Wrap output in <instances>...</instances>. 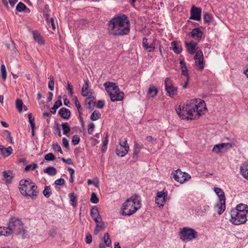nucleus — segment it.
Wrapping results in <instances>:
<instances>
[{
    "label": "nucleus",
    "mask_w": 248,
    "mask_h": 248,
    "mask_svg": "<svg viewBox=\"0 0 248 248\" xmlns=\"http://www.w3.org/2000/svg\"><path fill=\"white\" fill-rule=\"evenodd\" d=\"M65 183V180L63 178H59L55 181L54 184L57 186H62Z\"/></svg>",
    "instance_id": "nucleus-59"
},
{
    "label": "nucleus",
    "mask_w": 248,
    "mask_h": 248,
    "mask_svg": "<svg viewBox=\"0 0 248 248\" xmlns=\"http://www.w3.org/2000/svg\"><path fill=\"white\" fill-rule=\"evenodd\" d=\"M33 37L34 40L40 45L44 44V41L40 34L37 31H33Z\"/></svg>",
    "instance_id": "nucleus-28"
},
{
    "label": "nucleus",
    "mask_w": 248,
    "mask_h": 248,
    "mask_svg": "<svg viewBox=\"0 0 248 248\" xmlns=\"http://www.w3.org/2000/svg\"><path fill=\"white\" fill-rule=\"evenodd\" d=\"M221 145L223 149H225L226 151L232 148V147L234 145V143L232 142L223 143H221Z\"/></svg>",
    "instance_id": "nucleus-47"
},
{
    "label": "nucleus",
    "mask_w": 248,
    "mask_h": 248,
    "mask_svg": "<svg viewBox=\"0 0 248 248\" xmlns=\"http://www.w3.org/2000/svg\"><path fill=\"white\" fill-rule=\"evenodd\" d=\"M194 59L195 61V65L198 67V69L202 70L204 68V63L203 61V55L201 50L197 51Z\"/></svg>",
    "instance_id": "nucleus-11"
},
{
    "label": "nucleus",
    "mask_w": 248,
    "mask_h": 248,
    "mask_svg": "<svg viewBox=\"0 0 248 248\" xmlns=\"http://www.w3.org/2000/svg\"><path fill=\"white\" fill-rule=\"evenodd\" d=\"M19 188L21 194L23 196L30 197L32 199H35L37 196V186L35 183L28 180H21Z\"/></svg>",
    "instance_id": "nucleus-3"
},
{
    "label": "nucleus",
    "mask_w": 248,
    "mask_h": 248,
    "mask_svg": "<svg viewBox=\"0 0 248 248\" xmlns=\"http://www.w3.org/2000/svg\"><path fill=\"white\" fill-rule=\"evenodd\" d=\"M171 175L175 181L180 184H183L191 178L189 174L186 172H182L180 169L173 171Z\"/></svg>",
    "instance_id": "nucleus-9"
},
{
    "label": "nucleus",
    "mask_w": 248,
    "mask_h": 248,
    "mask_svg": "<svg viewBox=\"0 0 248 248\" xmlns=\"http://www.w3.org/2000/svg\"><path fill=\"white\" fill-rule=\"evenodd\" d=\"M43 193L46 198H49L52 194L50 186H45L44 187V190L43 191Z\"/></svg>",
    "instance_id": "nucleus-38"
},
{
    "label": "nucleus",
    "mask_w": 248,
    "mask_h": 248,
    "mask_svg": "<svg viewBox=\"0 0 248 248\" xmlns=\"http://www.w3.org/2000/svg\"><path fill=\"white\" fill-rule=\"evenodd\" d=\"M107 30L110 35L123 36L130 32V23L127 17L123 15L112 18L107 25Z\"/></svg>",
    "instance_id": "nucleus-2"
},
{
    "label": "nucleus",
    "mask_w": 248,
    "mask_h": 248,
    "mask_svg": "<svg viewBox=\"0 0 248 248\" xmlns=\"http://www.w3.org/2000/svg\"><path fill=\"white\" fill-rule=\"evenodd\" d=\"M155 203L158 205L159 206H163L164 205V202H165V199H159V198H155Z\"/></svg>",
    "instance_id": "nucleus-60"
},
{
    "label": "nucleus",
    "mask_w": 248,
    "mask_h": 248,
    "mask_svg": "<svg viewBox=\"0 0 248 248\" xmlns=\"http://www.w3.org/2000/svg\"><path fill=\"white\" fill-rule=\"evenodd\" d=\"M90 213L92 217L95 222H100L102 221V218L96 206H94L92 208Z\"/></svg>",
    "instance_id": "nucleus-14"
},
{
    "label": "nucleus",
    "mask_w": 248,
    "mask_h": 248,
    "mask_svg": "<svg viewBox=\"0 0 248 248\" xmlns=\"http://www.w3.org/2000/svg\"><path fill=\"white\" fill-rule=\"evenodd\" d=\"M27 8L26 6L22 2H20L16 7V10L18 12H22Z\"/></svg>",
    "instance_id": "nucleus-45"
},
{
    "label": "nucleus",
    "mask_w": 248,
    "mask_h": 248,
    "mask_svg": "<svg viewBox=\"0 0 248 248\" xmlns=\"http://www.w3.org/2000/svg\"><path fill=\"white\" fill-rule=\"evenodd\" d=\"M95 125L93 123H90L88 125V132L89 134H92L94 131Z\"/></svg>",
    "instance_id": "nucleus-53"
},
{
    "label": "nucleus",
    "mask_w": 248,
    "mask_h": 248,
    "mask_svg": "<svg viewBox=\"0 0 248 248\" xmlns=\"http://www.w3.org/2000/svg\"><path fill=\"white\" fill-rule=\"evenodd\" d=\"M0 151L4 157H7L12 154L13 149L11 146L5 148L3 146L0 145Z\"/></svg>",
    "instance_id": "nucleus-23"
},
{
    "label": "nucleus",
    "mask_w": 248,
    "mask_h": 248,
    "mask_svg": "<svg viewBox=\"0 0 248 248\" xmlns=\"http://www.w3.org/2000/svg\"><path fill=\"white\" fill-rule=\"evenodd\" d=\"M94 97L90 94L85 100V103L88 105L87 108H91L92 107H94L95 104Z\"/></svg>",
    "instance_id": "nucleus-26"
},
{
    "label": "nucleus",
    "mask_w": 248,
    "mask_h": 248,
    "mask_svg": "<svg viewBox=\"0 0 248 248\" xmlns=\"http://www.w3.org/2000/svg\"><path fill=\"white\" fill-rule=\"evenodd\" d=\"M89 88V80H86L84 81V84L83 85L81 91V94L83 96H88L89 93H91V92L88 91Z\"/></svg>",
    "instance_id": "nucleus-25"
},
{
    "label": "nucleus",
    "mask_w": 248,
    "mask_h": 248,
    "mask_svg": "<svg viewBox=\"0 0 248 248\" xmlns=\"http://www.w3.org/2000/svg\"><path fill=\"white\" fill-rule=\"evenodd\" d=\"M38 167L37 164L33 163L32 165H29L26 166L25 168V171H28L30 169H32V170H35Z\"/></svg>",
    "instance_id": "nucleus-55"
},
{
    "label": "nucleus",
    "mask_w": 248,
    "mask_h": 248,
    "mask_svg": "<svg viewBox=\"0 0 248 248\" xmlns=\"http://www.w3.org/2000/svg\"><path fill=\"white\" fill-rule=\"evenodd\" d=\"M3 180L7 184H10L13 178V174L11 170H5L3 172Z\"/></svg>",
    "instance_id": "nucleus-18"
},
{
    "label": "nucleus",
    "mask_w": 248,
    "mask_h": 248,
    "mask_svg": "<svg viewBox=\"0 0 248 248\" xmlns=\"http://www.w3.org/2000/svg\"><path fill=\"white\" fill-rule=\"evenodd\" d=\"M186 47L187 52L190 54H196V47L198 45L197 42L194 41H190L189 43L186 42L185 43Z\"/></svg>",
    "instance_id": "nucleus-15"
},
{
    "label": "nucleus",
    "mask_w": 248,
    "mask_h": 248,
    "mask_svg": "<svg viewBox=\"0 0 248 248\" xmlns=\"http://www.w3.org/2000/svg\"><path fill=\"white\" fill-rule=\"evenodd\" d=\"M158 93L157 88L153 85L150 86L148 90V94L152 98H154L155 96Z\"/></svg>",
    "instance_id": "nucleus-29"
},
{
    "label": "nucleus",
    "mask_w": 248,
    "mask_h": 248,
    "mask_svg": "<svg viewBox=\"0 0 248 248\" xmlns=\"http://www.w3.org/2000/svg\"><path fill=\"white\" fill-rule=\"evenodd\" d=\"M59 114L62 118L68 119L70 117L71 112L67 108H62L59 111Z\"/></svg>",
    "instance_id": "nucleus-22"
},
{
    "label": "nucleus",
    "mask_w": 248,
    "mask_h": 248,
    "mask_svg": "<svg viewBox=\"0 0 248 248\" xmlns=\"http://www.w3.org/2000/svg\"><path fill=\"white\" fill-rule=\"evenodd\" d=\"M10 234H11V231L9 226L7 227H0V235L8 236Z\"/></svg>",
    "instance_id": "nucleus-37"
},
{
    "label": "nucleus",
    "mask_w": 248,
    "mask_h": 248,
    "mask_svg": "<svg viewBox=\"0 0 248 248\" xmlns=\"http://www.w3.org/2000/svg\"><path fill=\"white\" fill-rule=\"evenodd\" d=\"M221 144H218L215 145L212 151L214 153H215L216 154H219L221 152L222 150H223V148H222V146H221Z\"/></svg>",
    "instance_id": "nucleus-43"
},
{
    "label": "nucleus",
    "mask_w": 248,
    "mask_h": 248,
    "mask_svg": "<svg viewBox=\"0 0 248 248\" xmlns=\"http://www.w3.org/2000/svg\"><path fill=\"white\" fill-rule=\"evenodd\" d=\"M165 88L167 92V95L170 97L176 94L177 89L172 84V81L169 78H167L165 80Z\"/></svg>",
    "instance_id": "nucleus-10"
},
{
    "label": "nucleus",
    "mask_w": 248,
    "mask_h": 248,
    "mask_svg": "<svg viewBox=\"0 0 248 248\" xmlns=\"http://www.w3.org/2000/svg\"><path fill=\"white\" fill-rule=\"evenodd\" d=\"M28 118H29V123L31 124V126H33L35 125V122H34V118L33 117L32 113H30L28 114Z\"/></svg>",
    "instance_id": "nucleus-57"
},
{
    "label": "nucleus",
    "mask_w": 248,
    "mask_h": 248,
    "mask_svg": "<svg viewBox=\"0 0 248 248\" xmlns=\"http://www.w3.org/2000/svg\"><path fill=\"white\" fill-rule=\"evenodd\" d=\"M9 228L12 233L16 234H21L23 233V238L25 237V230L24 229L22 221L18 218H12L9 224Z\"/></svg>",
    "instance_id": "nucleus-5"
},
{
    "label": "nucleus",
    "mask_w": 248,
    "mask_h": 248,
    "mask_svg": "<svg viewBox=\"0 0 248 248\" xmlns=\"http://www.w3.org/2000/svg\"><path fill=\"white\" fill-rule=\"evenodd\" d=\"M104 241L107 247H109L111 244V241L109 238V235L108 232H105L104 235Z\"/></svg>",
    "instance_id": "nucleus-42"
},
{
    "label": "nucleus",
    "mask_w": 248,
    "mask_h": 248,
    "mask_svg": "<svg viewBox=\"0 0 248 248\" xmlns=\"http://www.w3.org/2000/svg\"><path fill=\"white\" fill-rule=\"evenodd\" d=\"M211 20V17L208 13H205L203 15V20L205 23H209Z\"/></svg>",
    "instance_id": "nucleus-54"
},
{
    "label": "nucleus",
    "mask_w": 248,
    "mask_h": 248,
    "mask_svg": "<svg viewBox=\"0 0 248 248\" xmlns=\"http://www.w3.org/2000/svg\"><path fill=\"white\" fill-rule=\"evenodd\" d=\"M180 239L185 241H190L197 237V232L194 229L188 227H184L180 232Z\"/></svg>",
    "instance_id": "nucleus-7"
},
{
    "label": "nucleus",
    "mask_w": 248,
    "mask_h": 248,
    "mask_svg": "<svg viewBox=\"0 0 248 248\" xmlns=\"http://www.w3.org/2000/svg\"><path fill=\"white\" fill-rule=\"evenodd\" d=\"M206 109L204 101L197 98L187 101L182 106L180 105L176 108V111L181 119L192 120L196 118V115H201Z\"/></svg>",
    "instance_id": "nucleus-1"
},
{
    "label": "nucleus",
    "mask_w": 248,
    "mask_h": 248,
    "mask_svg": "<svg viewBox=\"0 0 248 248\" xmlns=\"http://www.w3.org/2000/svg\"><path fill=\"white\" fill-rule=\"evenodd\" d=\"M155 40H154L152 43L149 45L148 39L145 37L143 38L142 39V46L144 49L149 52H153L155 48Z\"/></svg>",
    "instance_id": "nucleus-13"
},
{
    "label": "nucleus",
    "mask_w": 248,
    "mask_h": 248,
    "mask_svg": "<svg viewBox=\"0 0 248 248\" xmlns=\"http://www.w3.org/2000/svg\"><path fill=\"white\" fill-rule=\"evenodd\" d=\"M62 105V102L61 100H57L56 101L53 106L50 109V112L52 114H55L56 112V110L59 107Z\"/></svg>",
    "instance_id": "nucleus-36"
},
{
    "label": "nucleus",
    "mask_w": 248,
    "mask_h": 248,
    "mask_svg": "<svg viewBox=\"0 0 248 248\" xmlns=\"http://www.w3.org/2000/svg\"><path fill=\"white\" fill-rule=\"evenodd\" d=\"M79 141H80V138H79V136H78L77 135H75L73 136L72 142V144L74 146L78 144V143L79 142Z\"/></svg>",
    "instance_id": "nucleus-51"
},
{
    "label": "nucleus",
    "mask_w": 248,
    "mask_h": 248,
    "mask_svg": "<svg viewBox=\"0 0 248 248\" xmlns=\"http://www.w3.org/2000/svg\"><path fill=\"white\" fill-rule=\"evenodd\" d=\"M146 140L147 141L152 143L153 144H155L156 143V139L153 138L152 136H148L146 137Z\"/></svg>",
    "instance_id": "nucleus-61"
},
{
    "label": "nucleus",
    "mask_w": 248,
    "mask_h": 248,
    "mask_svg": "<svg viewBox=\"0 0 248 248\" xmlns=\"http://www.w3.org/2000/svg\"><path fill=\"white\" fill-rule=\"evenodd\" d=\"M95 228L94 230V234L97 235L98 233L104 228V224L101 221L100 222H96Z\"/></svg>",
    "instance_id": "nucleus-35"
},
{
    "label": "nucleus",
    "mask_w": 248,
    "mask_h": 248,
    "mask_svg": "<svg viewBox=\"0 0 248 248\" xmlns=\"http://www.w3.org/2000/svg\"><path fill=\"white\" fill-rule=\"evenodd\" d=\"M68 197L70 199V202L71 204L73 207H76L77 206V196L75 195L74 193H72L69 194Z\"/></svg>",
    "instance_id": "nucleus-34"
},
{
    "label": "nucleus",
    "mask_w": 248,
    "mask_h": 248,
    "mask_svg": "<svg viewBox=\"0 0 248 248\" xmlns=\"http://www.w3.org/2000/svg\"><path fill=\"white\" fill-rule=\"evenodd\" d=\"M0 71L1 74L2 78L4 80H5L7 78V72L6 67L4 64H2L0 66Z\"/></svg>",
    "instance_id": "nucleus-44"
},
{
    "label": "nucleus",
    "mask_w": 248,
    "mask_h": 248,
    "mask_svg": "<svg viewBox=\"0 0 248 248\" xmlns=\"http://www.w3.org/2000/svg\"><path fill=\"white\" fill-rule=\"evenodd\" d=\"M62 127L63 131V134L66 135L70 131V127L67 123L65 122L62 124Z\"/></svg>",
    "instance_id": "nucleus-41"
},
{
    "label": "nucleus",
    "mask_w": 248,
    "mask_h": 248,
    "mask_svg": "<svg viewBox=\"0 0 248 248\" xmlns=\"http://www.w3.org/2000/svg\"><path fill=\"white\" fill-rule=\"evenodd\" d=\"M209 208V206L208 205L204 206L202 209H201V211H199V214L201 216H203L205 214L206 211Z\"/></svg>",
    "instance_id": "nucleus-62"
},
{
    "label": "nucleus",
    "mask_w": 248,
    "mask_h": 248,
    "mask_svg": "<svg viewBox=\"0 0 248 248\" xmlns=\"http://www.w3.org/2000/svg\"><path fill=\"white\" fill-rule=\"evenodd\" d=\"M53 149L56 151H58L61 154H63V152L61 149V146L59 145L58 143H54L52 145Z\"/></svg>",
    "instance_id": "nucleus-56"
},
{
    "label": "nucleus",
    "mask_w": 248,
    "mask_h": 248,
    "mask_svg": "<svg viewBox=\"0 0 248 248\" xmlns=\"http://www.w3.org/2000/svg\"><path fill=\"white\" fill-rule=\"evenodd\" d=\"M105 105V102L103 100H98L96 104V107L99 108H102Z\"/></svg>",
    "instance_id": "nucleus-64"
},
{
    "label": "nucleus",
    "mask_w": 248,
    "mask_h": 248,
    "mask_svg": "<svg viewBox=\"0 0 248 248\" xmlns=\"http://www.w3.org/2000/svg\"><path fill=\"white\" fill-rule=\"evenodd\" d=\"M46 161H53L56 159L55 156L51 153L46 154L44 157Z\"/></svg>",
    "instance_id": "nucleus-49"
},
{
    "label": "nucleus",
    "mask_w": 248,
    "mask_h": 248,
    "mask_svg": "<svg viewBox=\"0 0 248 248\" xmlns=\"http://www.w3.org/2000/svg\"><path fill=\"white\" fill-rule=\"evenodd\" d=\"M192 37H197L198 41H200L202 38V32L199 28H194L189 33Z\"/></svg>",
    "instance_id": "nucleus-17"
},
{
    "label": "nucleus",
    "mask_w": 248,
    "mask_h": 248,
    "mask_svg": "<svg viewBox=\"0 0 248 248\" xmlns=\"http://www.w3.org/2000/svg\"><path fill=\"white\" fill-rule=\"evenodd\" d=\"M104 86L111 101H120L123 100L124 93L120 92L119 87L116 83L108 81L104 84Z\"/></svg>",
    "instance_id": "nucleus-4"
},
{
    "label": "nucleus",
    "mask_w": 248,
    "mask_h": 248,
    "mask_svg": "<svg viewBox=\"0 0 248 248\" xmlns=\"http://www.w3.org/2000/svg\"><path fill=\"white\" fill-rule=\"evenodd\" d=\"M44 171L50 176H54L57 173V170L53 167H48L44 170Z\"/></svg>",
    "instance_id": "nucleus-33"
},
{
    "label": "nucleus",
    "mask_w": 248,
    "mask_h": 248,
    "mask_svg": "<svg viewBox=\"0 0 248 248\" xmlns=\"http://www.w3.org/2000/svg\"><path fill=\"white\" fill-rule=\"evenodd\" d=\"M62 145L63 147L68 149L69 148V141L65 138H63L62 139Z\"/></svg>",
    "instance_id": "nucleus-63"
},
{
    "label": "nucleus",
    "mask_w": 248,
    "mask_h": 248,
    "mask_svg": "<svg viewBox=\"0 0 248 248\" xmlns=\"http://www.w3.org/2000/svg\"><path fill=\"white\" fill-rule=\"evenodd\" d=\"M122 146L125 147V146H128L127 144V140L125 138L124 139H121L119 140V145L118 146Z\"/></svg>",
    "instance_id": "nucleus-58"
},
{
    "label": "nucleus",
    "mask_w": 248,
    "mask_h": 248,
    "mask_svg": "<svg viewBox=\"0 0 248 248\" xmlns=\"http://www.w3.org/2000/svg\"><path fill=\"white\" fill-rule=\"evenodd\" d=\"M216 208L217 209V212L219 215H221L225 209V200H220L217 203Z\"/></svg>",
    "instance_id": "nucleus-20"
},
{
    "label": "nucleus",
    "mask_w": 248,
    "mask_h": 248,
    "mask_svg": "<svg viewBox=\"0 0 248 248\" xmlns=\"http://www.w3.org/2000/svg\"><path fill=\"white\" fill-rule=\"evenodd\" d=\"M214 190L220 200H226L224 192L219 187H214Z\"/></svg>",
    "instance_id": "nucleus-32"
},
{
    "label": "nucleus",
    "mask_w": 248,
    "mask_h": 248,
    "mask_svg": "<svg viewBox=\"0 0 248 248\" xmlns=\"http://www.w3.org/2000/svg\"><path fill=\"white\" fill-rule=\"evenodd\" d=\"M23 103L20 99H17L16 100V107L19 112L22 110Z\"/></svg>",
    "instance_id": "nucleus-48"
},
{
    "label": "nucleus",
    "mask_w": 248,
    "mask_h": 248,
    "mask_svg": "<svg viewBox=\"0 0 248 248\" xmlns=\"http://www.w3.org/2000/svg\"><path fill=\"white\" fill-rule=\"evenodd\" d=\"M180 68L181 69L182 75L186 77V78L189 77L188 75V71L187 67L186 65V63L184 60H181L180 62Z\"/></svg>",
    "instance_id": "nucleus-30"
},
{
    "label": "nucleus",
    "mask_w": 248,
    "mask_h": 248,
    "mask_svg": "<svg viewBox=\"0 0 248 248\" xmlns=\"http://www.w3.org/2000/svg\"><path fill=\"white\" fill-rule=\"evenodd\" d=\"M129 150V146H117L115 152L117 155L120 157L124 156L128 153Z\"/></svg>",
    "instance_id": "nucleus-16"
},
{
    "label": "nucleus",
    "mask_w": 248,
    "mask_h": 248,
    "mask_svg": "<svg viewBox=\"0 0 248 248\" xmlns=\"http://www.w3.org/2000/svg\"><path fill=\"white\" fill-rule=\"evenodd\" d=\"M142 147V145H140L138 142H135L134 145V151L133 154V158L134 161L137 160L138 155L140 153Z\"/></svg>",
    "instance_id": "nucleus-19"
},
{
    "label": "nucleus",
    "mask_w": 248,
    "mask_h": 248,
    "mask_svg": "<svg viewBox=\"0 0 248 248\" xmlns=\"http://www.w3.org/2000/svg\"><path fill=\"white\" fill-rule=\"evenodd\" d=\"M90 201L92 203L96 204L99 202V199L94 192L91 194Z\"/></svg>",
    "instance_id": "nucleus-46"
},
{
    "label": "nucleus",
    "mask_w": 248,
    "mask_h": 248,
    "mask_svg": "<svg viewBox=\"0 0 248 248\" xmlns=\"http://www.w3.org/2000/svg\"><path fill=\"white\" fill-rule=\"evenodd\" d=\"M101 113L98 110H94L91 115V119L92 121H96L100 118Z\"/></svg>",
    "instance_id": "nucleus-40"
},
{
    "label": "nucleus",
    "mask_w": 248,
    "mask_h": 248,
    "mask_svg": "<svg viewBox=\"0 0 248 248\" xmlns=\"http://www.w3.org/2000/svg\"><path fill=\"white\" fill-rule=\"evenodd\" d=\"M240 174L243 177L248 180V163H244L240 168Z\"/></svg>",
    "instance_id": "nucleus-21"
},
{
    "label": "nucleus",
    "mask_w": 248,
    "mask_h": 248,
    "mask_svg": "<svg viewBox=\"0 0 248 248\" xmlns=\"http://www.w3.org/2000/svg\"><path fill=\"white\" fill-rule=\"evenodd\" d=\"M108 135L106 133L105 135V140L103 142V144L101 147V151L102 153H105L107 149V145L108 144Z\"/></svg>",
    "instance_id": "nucleus-39"
},
{
    "label": "nucleus",
    "mask_w": 248,
    "mask_h": 248,
    "mask_svg": "<svg viewBox=\"0 0 248 248\" xmlns=\"http://www.w3.org/2000/svg\"><path fill=\"white\" fill-rule=\"evenodd\" d=\"M137 211V208L133 206L131 199H127L123 204L121 214L130 216Z\"/></svg>",
    "instance_id": "nucleus-8"
},
{
    "label": "nucleus",
    "mask_w": 248,
    "mask_h": 248,
    "mask_svg": "<svg viewBox=\"0 0 248 248\" xmlns=\"http://www.w3.org/2000/svg\"><path fill=\"white\" fill-rule=\"evenodd\" d=\"M171 49L173 51L174 53L176 54H180L182 50V47L181 46H178L177 43L175 41H173L171 43Z\"/></svg>",
    "instance_id": "nucleus-27"
},
{
    "label": "nucleus",
    "mask_w": 248,
    "mask_h": 248,
    "mask_svg": "<svg viewBox=\"0 0 248 248\" xmlns=\"http://www.w3.org/2000/svg\"><path fill=\"white\" fill-rule=\"evenodd\" d=\"M167 192H164V191H160L157 192L156 194V197L155 198H159V199H165V198L167 196Z\"/></svg>",
    "instance_id": "nucleus-52"
},
{
    "label": "nucleus",
    "mask_w": 248,
    "mask_h": 248,
    "mask_svg": "<svg viewBox=\"0 0 248 248\" xmlns=\"http://www.w3.org/2000/svg\"><path fill=\"white\" fill-rule=\"evenodd\" d=\"M232 210H236V211H238V212H243L247 215L248 213V206L242 203L239 204Z\"/></svg>",
    "instance_id": "nucleus-24"
},
{
    "label": "nucleus",
    "mask_w": 248,
    "mask_h": 248,
    "mask_svg": "<svg viewBox=\"0 0 248 248\" xmlns=\"http://www.w3.org/2000/svg\"><path fill=\"white\" fill-rule=\"evenodd\" d=\"M74 99L75 104L78 110V113H80V114H81V110L82 109V108H81V106L80 103L79 102L77 97H75Z\"/></svg>",
    "instance_id": "nucleus-50"
},
{
    "label": "nucleus",
    "mask_w": 248,
    "mask_h": 248,
    "mask_svg": "<svg viewBox=\"0 0 248 248\" xmlns=\"http://www.w3.org/2000/svg\"><path fill=\"white\" fill-rule=\"evenodd\" d=\"M202 10L201 8L192 6L190 11V19L200 21L201 19Z\"/></svg>",
    "instance_id": "nucleus-12"
},
{
    "label": "nucleus",
    "mask_w": 248,
    "mask_h": 248,
    "mask_svg": "<svg viewBox=\"0 0 248 248\" xmlns=\"http://www.w3.org/2000/svg\"><path fill=\"white\" fill-rule=\"evenodd\" d=\"M130 199H132V202L133 203V206L137 208V210L140 207L141 203L140 197L138 196H135Z\"/></svg>",
    "instance_id": "nucleus-31"
},
{
    "label": "nucleus",
    "mask_w": 248,
    "mask_h": 248,
    "mask_svg": "<svg viewBox=\"0 0 248 248\" xmlns=\"http://www.w3.org/2000/svg\"><path fill=\"white\" fill-rule=\"evenodd\" d=\"M231 218L230 219L231 222L233 224L238 225L245 223L247 220V214L243 212H238L236 210H231Z\"/></svg>",
    "instance_id": "nucleus-6"
}]
</instances>
